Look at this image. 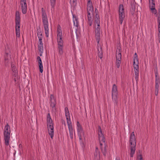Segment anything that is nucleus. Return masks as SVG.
I'll list each match as a JSON object with an SVG mask.
<instances>
[{"label":"nucleus","mask_w":160,"mask_h":160,"mask_svg":"<svg viewBox=\"0 0 160 160\" xmlns=\"http://www.w3.org/2000/svg\"><path fill=\"white\" fill-rule=\"evenodd\" d=\"M42 17L45 33L47 37L49 36L48 22L46 11L43 8H42Z\"/></svg>","instance_id":"obj_1"},{"label":"nucleus","mask_w":160,"mask_h":160,"mask_svg":"<svg viewBox=\"0 0 160 160\" xmlns=\"http://www.w3.org/2000/svg\"><path fill=\"white\" fill-rule=\"evenodd\" d=\"M20 17L19 11H16L15 13V30L16 36H20Z\"/></svg>","instance_id":"obj_2"},{"label":"nucleus","mask_w":160,"mask_h":160,"mask_svg":"<svg viewBox=\"0 0 160 160\" xmlns=\"http://www.w3.org/2000/svg\"><path fill=\"white\" fill-rule=\"evenodd\" d=\"M112 92V100L114 102V103H115L116 105H117L118 93L117 87L115 84L113 85Z\"/></svg>","instance_id":"obj_3"},{"label":"nucleus","mask_w":160,"mask_h":160,"mask_svg":"<svg viewBox=\"0 0 160 160\" xmlns=\"http://www.w3.org/2000/svg\"><path fill=\"white\" fill-rule=\"evenodd\" d=\"M37 34L39 39L38 45V50L39 52L42 53L43 51V43L42 41L43 36L41 31H38Z\"/></svg>","instance_id":"obj_4"},{"label":"nucleus","mask_w":160,"mask_h":160,"mask_svg":"<svg viewBox=\"0 0 160 160\" xmlns=\"http://www.w3.org/2000/svg\"><path fill=\"white\" fill-rule=\"evenodd\" d=\"M124 10L123 5L122 4L120 5L119 7V19L121 24H122L125 17Z\"/></svg>","instance_id":"obj_5"},{"label":"nucleus","mask_w":160,"mask_h":160,"mask_svg":"<svg viewBox=\"0 0 160 160\" xmlns=\"http://www.w3.org/2000/svg\"><path fill=\"white\" fill-rule=\"evenodd\" d=\"M87 11L88 12V17L90 16H93V9L92 6V2L89 0L87 3Z\"/></svg>","instance_id":"obj_6"},{"label":"nucleus","mask_w":160,"mask_h":160,"mask_svg":"<svg viewBox=\"0 0 160 160\" xmlns=\"http://www.w3.org/2000/svg\"><path fill=\"white\" fill-rule=\"evenodd\" d=\"M98 132L99 141L105 143V138L102 134L101 127L99 126H98Z\"/></svg>","instance_id":"obj_7"},{"label":"nucleus","mask_w":160,"mask_h":160,"mask_svg":"<svg viewBox=\"0 0 160 160\" xmlns=\"http://www.w3.org/2000/svg\"><path fill=\"white\" fill-rule=\"evenodd\" d=\"M50 106L52 108V110L53 111H56V109L55 108V105L56 104V101L55 99L52 94L50 95Z\"/></svg>","instance_id":"obj_8"},{"label":"nucleus","mask_w":160,"mask_h":160,"mask_svg":"<svg viewBox=\"0 0 160 160\" xmlns=\"http://www.w3.org/2000/svg\"><path fill=\"white\" fill-rule=\"evenodd\" d=\"M155 88L156 89L159 88L160 87V79L158 75V70H157L155 72Z\"/></svg>","instance_id":"obj_9"},{"label":"nucleus","mask_w":160,"mask_h":160,"mask_svg":"<svg viewBox=\"0 0 160 160\" xmlns=\"http://www.w3.org/2000/svg\"><path fill=\"white\" fill-rule=\"evenodd\" d=\"M95 38L97 42H99L100 40V27H96V25H95Z\"/></svg>","instance_id":"obj_10"},{"label":"nucleus","mask_w":160,"mask_h":160,"mask_svg":"<svg viewBox=\"0 0 160 160\" xmlns=\"http://www.w3.org/2000/svg\"><path fill=\"white\" fill-rule=\"evenodd\" d=\"M10 133L11 132H7L3 133L5 144L7 146L9 145V140L10 139Z\"/></svg>","instance_id":"obj_11"},{"label":"nucleus","mask_w":160,"mask_h":160,"mask_svg":"<svg viewBox=\"0 0 160 160\" xmlns=\"http://www.w3.org/2000/svg\"><path fill=\"white\" fill-rule=\"evenodd\" d=\"M11 53L8 52V51H5V53L4 55V64L6 66L8 64L9 58H10Z\"/></svg>","instance_id":"obj_12"},{"label":"nucleus","mask_w":160,"mask_h":160,"mask_svg":"<svg viewBox=\"0 0 160 160\" xmlns=\"http://www.w3.org/2000/svg\"><path fill=\"white\" fill-rule=\"evenodd\" d=\"M21 5V9L22 13L25 14L27 12V4L26 3V1L20 2Z\"/></svg>","instance_id":"obj_13"},{"label":"nucleus","mask_w":160,"mask_h":160,"mask_svg":"<svg viewBox=\"0 0 160 160\" xmlns=\"http://www.w3.org/2000/svg\"><path fill=\"white\" fill-rule=\"evenodd\" d=\"M48 133L51 138L53 139L54 135V127L53 125H49L48 126Z\"/></svg>","instance_id":"obj_14"},{"label":"nucleus","mask_w":160,"mask_h":160,"mask_svg":"<svg viewBox=\"0 0 160 160\" xmlns=\"http://www.w3.org/2000/svg\"><path fill=\"white\" fill-rule=\"evenodd\" d=\"M97 42V49L98 50V57L101 59L103 57V54L102 50V48L100 44H99V42Z\"/></svg>","instance_id":"obj_15"},{"label":"nucleus","mask_w":160,"mask_h":160,"mask_svg":"<svg viewBox=\"0 0 160 160\" xmlns=\"http://www.w3.org/2000/svg\"><path fill=\"white\" fill-rule=\"evenodd\" d=\"M37 59L38 61L40 72L42 73L43 71V67L41 59L39 56H38Z\"/></svg>","instance_id":"obj_16"},{"label":"nucleus","mask_w":160,"mask_h":160,"mask_svg":"<svg viewBox=\"0 0 160 160\" xmlns=\"http://www.w3.org/2000/svg\"><path fill=\"white\" fill-rule=\"evenodd\" d=\"M47 126H48L49 125H53L52 121L49 113H48L47 116Z\"/></svg>","instance_id":"obj_17"},{"label":"nucleus","mask_w":160,"mask_h":160,"mask_svg":"<svg viewBox=\"0 0 160 160\" xmlns=\"http://www.w3.org/2000/svg\"><path fill=\"white\" fill-rule=\"evenodd\" d=\"M131 146L130 147V151L131 152L130 153V156L131 157H132L133 156V154H134L135 152V151L136 150L135 147L136 145H131Z\"/></svg>","instance_id":"obj_18"},{"label":"nucleus","mask_w":160,"mask_h":160,"mask_svg":"<svg viewBox=\"0 0 160 160\" xmlns=\"http://www.w3.org/2000/svg\"><path fill=\"white\" fill-rule=\"evenodd\" d=\"M67 122L69 132L73 131L70 119H68L67 118Z\"/></svg>","instance_id":"obj_19"},{"label":"nucleus","mask_w":160,"mask_h":160,"mask_svg":"<svg viewBox=\"0 0 160 160\" xmlns=\"http://www.w3.org/2000/svg\"><path fill=\"white\" fill-rule=\"evenodd\" d=\"M102 142L99 141L100 145L101 146V149L102 151V152L103 153V155L105 156H106V146L105 145L104 147L103 148L102 146Z\"/></svg>","instance_id":"obj_20"},{"label":"nucleus","mask_w":160,"mask_h":160,"mask_svg":"<svg viewBox=\"0 0 160 160\" xmlns=\"http://www.w3.org/2000/svg\"><path fill=\"white\" fill-rule=\"evenodd\" d=\"M129 142L131 145H136V141L135 137H130Z\"/></svg>","instance_id":"obj_21"},{"label":"nucleus","mask_w":160,"mask_h":160,"mask_svg":"<svg viewBox=\"0 0 160 160\" xmlns=\"http://www.w3.org/2000/svg\"><path fill=\"white\" fill-rule=\"evenodd\" d=\"M65 111L66 119H67V118H68V119H70V113L68 108L67 107L65 108Z\"/></svg>","instance_id":"obj_22"},{"label":"nucleus","mask_w":160,"mask_h":160,"mask_svg":"<svg viewBox=\"0 0 160 160\" xmlns=\"http://www.w3.org/2000/svg\"><path fill=\"white\" fill-rule=\"evenodd\" d=\"M7 132H11L10 127L8 123L5 126L4 131V133Z\"/></svg>","instance_id":"obj_23"},{"label":"nucleus","mask_w":160,"mask_h":160,"mask_svg":"<svg viewBox=\"0 0 160 160\" xmlns=\"http://www.w3.org/2000/svg\"><path fill=\"white\" fill-rule=\"evenodd\" d=\"M119 52L116 54V60H121V52L120 51V50L119 49L118 50Z\"/></svg>","instance_id":"obj_24"},{"label":"nucleus","mask_w":160,"mask_h":160,"mask_svg":"<svg viewBox=\"0 0 160 160\" xmlns=\"http://www.w3.org/2000/svg\"><path fill=\"white\" fill-rule=\"evenodd\" d=\"M92 16H88V24L89 26H91L92 25V22L93 21V18L92 17Z\"/></svg>","instance_id":"obj_25"},{"label":"nucleus","mask_w":160,"mask_h":160,"mask_svg":"<svg viewBox=\"0 0 160 160\" xmlns=\"http://www.w3.org/2000/svg\"><path fill=\"white\" fill-rule=\"evenodd\" d=\"M62 36L60 37H57V41L58 42V46L63 45V41L62 39Z\"/></svg>","instance_id":"obj_26"},{"label":"nucleus","mask_w":160,"mask_h":160,"mask_svg":"<svg viewBox=\"0 0 160 160\" xmlns=\"http://www.w3.org/2000/svg\"><path fill=\"white\" fill-rule=\"evenodd\" d=\"M78 128H77V130L78 132L80 133H83V130L82 127L80 125V124L79 123V122H78Z\"/></svg>","instance_id":"obj_27"},{"label":"nucleus","mask_w":160,"mask_h":160,"mask_svg":"<svg viewBox=\"0 0 160 160\" xmlns=\"http://www.w3.org/2000/svg\"><path fill=\"white\" fill-rule=\"evenodd\" d=\"M58 49L59 54L62 55L63 53V45L58 46Z\"/></svg>","instance_id":"obj_28"},{"label":"nucleus","mask_w":160,"mask_h":160,"mask_svg":"<svg viewBox=\"0 0 160 160\" xmlns=\"http://www.w3.org/2000/svg\"><path fill=\"white\" fill-rule=\"evenodd\" d=\"M136 3L134 1H132L131 3V5L133 11H135L136 9Z\"/></svg>","instance_id":"obj_29"},{"label":"nucleus","mask_w":160,"mask_h":160,"mask_svg":"<svg viewBox=\"0 0 160 160\" xmlns=\"http://www.w3.org/2000/svg\"><path fill=\"white\" fill-rule=\"evenodd\" d=\"M134 71L135 75V78L137 81L138 78L139 71L137 70V71H136V70H134Z\"/></svg>","instance_id":"obj_30"},{"label":"nucleus","mask_w":160,"mask_h":160,"mask_svg":"<svg viewBox=\"0 0 160 160\" xmlns=\"http://www.w3.org/2000/svg\"><path fill=\"white\" fill-rule=\"evenodd\" d=\"M57 32V37H60L62 36L61 30V29H59L58 28Z\"/></svg>","instance_id":"obj_31"},{"label":"nucleus","mask_w":160,"mask_h":160,"mask_svg":"<svg viewBox=\"0 0 160 160\" xmlns=\"http://www.w3.org/2000/svg\"><path fill=\"white\" fill-rule=\"evenodd\" d=\"M94 156L95 157H98V158H99L100 157V152H99V151H95L94 153Z\"/></svg>","instance_id":"obj_32"},{"label":"nucleus","mask_w":160,"mask_h":160,"mask_svg":"<svg viewBox=\"0 0 160 160\" xmlns=\"http://www.w3.org/2000/svg\"><path fill=\"white\" fill-rule=\"evenodd\" d=\"M138 58H134L133 65H138Z\"/></svg>","instance_id":"obj_33"},{"label":"nucleus","mask_w":160,"mask_h":160,"mask_svg":"<svg viewBox=\"0 0 160 160\" xmlns=\"http://www.w3.org/2000/svg\"><path fill=\"white\" fill-rule=\"evenodd\" d=\"M73 23L74 26L78 27V19L76 18H75V20H73Z\"/></svg>","instance_id":"obj_34"},{"label":"nucleus","mask_w":160,"mask_h":160,"mask_svg":"<svg viewBox=\"0 0 160 160\" xmlns=\"http://www.w3.org/2000/svg\"><path fill=\"white\" fill-rule=\"evenodd\" d=\"M150 8L151 9V10L152 11V12L154 13V14H156L157 13V10L155 8V7H152Z\"/></svg>","instance_id":"obj_35"},{"label":"nucleus","mask_w":160,"mask_h":160,"mask_svg":"<svg viewBox=\"0 0 160 160\" xmlns=\"http://www.w3.org/2000/svg\"><path fill=\"white\" fill-rule=\"evenodd\" d=\"M121 63V60H116V64L118 68H119Z\"/></svg>","instance_id":"obj_36"},{"label":"nucleus","mask_w":160,"mask_h":160,"mask_svg":"<svg viewBox=\"0 0 160 160\" xmlns=\"http://www.w3.org/2000/svg\"><path fill=\"white\" fill-rule=\"evenodd\" d=\"M51 5L52 8H53L55 4V0H50Z\"/></svg>","instance_id":"obj_37"},{"label":"nucleus","mask_w":160,"mask_h":160,"mask_svg":"<svg viewBox=\"0 0 160 160\" xmlns=\"http://www.w3.org/2000/svg\"><path fill=\"white\" fill-rule=\"evenodd\" d=\"M70 3L71 5L75 6L76 4V0H70Z\"/></svg>","instance_id":"obj_38"},{"label":"nucleus","mask_w":160,"mask_h":160,"mask_svg":"<svg viewBox=\"0 0 160 160\" xmlns=\"http://www.w3.org/2000/svg\"><path fill=\"white\" fill-rule=\"evenodd\" d=\"M95 20V25H96V24H100V19H94Z\"/></svg>","instance_id":"obj_39"},{"label":"nucleus","mask_w":160,"mask_h":160,"mask_svg":"<svg viewBox=\"0 0 160 160\" xmlns=\"http://www.w3.org/2000/svg\"><path fill=\"white\" fill-rule=\"evenodd\" d=\"M137 160H143V158L142 154L138 155L137 157Z\"/></svg>","instance_id":"obj_40"},{"label":"nucleus","mask_w":160,"mask_h":160,"mask_svg":"<svg viewBox=\"0 0 160 160\" xmlns=\"http://www.w3.org/2000/svg\"><path fill=\"white\" fill-rule=\"evenodd\" d=\"M134 70H139L138 65H133Z\"/></svg>","instance_id":"obj_41"},{"label":"nucleus","mask_w":160,"mask_h":160,"mask_svg":"<svg viewBox=\"0 0 160 160\" xmlns=\"http://www.w3.org/2000/svg\"><path fill=\"white\" fill-rule=\"evenodd\" d=\"M155 2H151V3H150V8L155 7Z\"/></svg>","instance_id":"obj_42"},{"label":"nucleus","mask_w":160,"mask_h":160,"mask_svg":"<svg viewBox=\"0 0 160 160\" xmlns=\"http://www.w3.org/2000/svg\"><path fill=\"white\" fill-rule=\"evenodd\" d=\"M79 139L80 140V143L81 144L82 146V147H83V143L82 141H81V140H82V138L81 137V135L80 134L79 135Z\"/></svg>","instance_id":"obj_43"},{"label":"nucleus","mask_w":160,"mask_h":160,"mask_svg":"<svg viewBox=\"0 0 160 160\" xmlns=\"http://www.w3.org/2000/svg\"><path fill=\"white\" fill-rule=\"evenodd\" d=\"M17 74V71L13 72V73L12 74L13 77H16L17 76H18Z\"/></svg>","instance_id":"obj_44"},{"label":"nucleus","mask_w":160,"mask_h":160,"mask_svg":"<svg viewBox=\"0 0 160 160\" xmlns=\"http://www.w3.org/2000/svg\"><path fill=\"white\" fill-rule=\"evenodd\" d=\"M70 137L71 139H73V131L69 132Z\"/></svg>","instance_id":"obj_45"},{"label":"nucleus","mask_w":160,"mask_h":160,"mask_svg":"<svg viewBox=\"0 0 160 160\" xmlns=\"http://www.w3.org/2000/svg\"><path fill=\"white\" fill-rule=\"evenodd\" d=\"M95 17H98V16H99V15L98 14V11L96 8L95 11Z\"/></svg>","instance_id":"obj_46"},{"label":"nucleus","mask_w":160,"mask_h":160,"mask_svg":"<svg viewBox=\"0 0 160 160\" xmlns=\"http://www.w3.org/2000/svg\"><path fill=\"white\" fill-rule=\"evenodd\" d=\"M159 88H155V94L156 96H158V93Z\"/></svg>","instance_id":"obj_47"},{"label":"nucleus","mask_w":160,"mask_h":160,"mask_svg":"<svg viewBox=\"0 0 160 160\" xmlns=\"http://www.w3.org/2000/svg\"><path fill=\"white\" fill-rule=\"evenodd\" d=\"M61 122L62 124L65 127H66V125L65 121L64 120L62 119L61 120Z\"/></svg>","instance_id":"obj_48"},{"label":"nucleus","mask_w":160,"mask_h":160,"mask_svg":"<svg viewBox=\"0 0 160 160\" xmlns=\"http://www.w3.org/2000/svg\"><path fill=\"white\" fill-rule=\"evenodd\" d=\"M13 79L14 81L15 82V83H16L17 80L18 79V76H17L16 77H13Z\"/></svg>","instance_id":"obj_49"},{"label":"nucleus","mask_w":160,"mask_h":160,"mask_svg":"<svg viewBox=\"0 0 160 160\" xmlns=\"http://www.w3.org/2000/svg\"><path fill=\"white\" fill-rule=\"evenodd\" d=\"M12 70L13 72L17 71L15 67L12 68Z\"/></svg>","instance_id":"obj_50"},{"label":"nucleus","mask_w":160,"mask_h":160,"mask_svg":"<svg viewBox=\"0 0 160 160\" xmlns=\"http://www.w3.org/2000/svg\"><path fill=\"white\" fill-rule=\"evenodd\" d=\"M130 136L133 137H135V136L134 132H132L131 133V135Z\"/></svg>","instance_id":"obj_51"},{"label":"nucleus","mask_w":160,"mask_h":160,"mask_svg":"<svg viewBox=\"0 0 160 160\" xmlns=\"http://www.w3.org/2000/svg\"><path fill=\"white\" fill-rule=\"evenodd\" d=\"M158 40L159 42L160 43V32H159L158 34Z\"/></svg>","instance_id":"obj_52"},{"label":"nucleus","mask_w":160,"mask_h":160,"mask_svg":"<svg viewBox=\"0 0 160 160\" xmlns=\"http://www.w3.org/2000/svg\"><path fill=\"white\" fill-rule=\"evenodd\" d=\"M134 58H138V55H137L136 53H135L134 54Z\"/></svg>","instance_id":"obj_53"},{"label":"nucleus","mask_w":160,"mask_h":160,"mask_svg":"<svg viewBox=\"0 0 160 160\" xmlns=\"http://www.w3.org/2000/svg\"><path fill=\"white\" fill-rule=\"evenodd\" d=\"M100 19L99 16H98V17H95L94 19Z\"/></svg>","instance_id":"obj_54"},{"label":"nucleus","mask_w":160,"mask_h":160,"mask_svg":"<svg viewBox=\"0 0 160 160\" xmlns=\"http://www.w3.org/2000/svg\"><path fill=\"white\" fill-rule=\"evenodd\" d=\"M154 2V0H149V3H151V2Z\"/></svg>","instance_id":"obj_55"},{"label":"nucleus","mask_w":160,"mask_h":160,"mask_svg":"<svg viewBox=\"0 0 160 160\" xmlns=\"http://www.w3.org/2000/svg\"><path fill=\"white\" fill-rule=\"evenodd\" d=\"M100 24H96V27H100Z\"/></svg>","instance_id":"obj_56"},{"label":"nucleus","mask_w":160,"mask_h":160,"mask_svg":"<svg viewBox=\"0 0 160 160\" xmlns=\"http://www.w3.org/2000/svg\"><path fill=\"white\" fill-rule=\"evenodd\" d=\"M14 67H15V66H14V65L13 64H11V68H13Z\"/></svg>","instance_id":"obj_57"},{"label":"nucleus","mask_w":160,"mask_h":160,"mask_svg":"<svg viewBox=\"0 0 160 160\" xmlns=\"http://www.w3.org/2000/svg\"><path fill=\"white\" fill-rule=\"evenodd\" d=\"M158 13L159 14V15H160V8H159L158 10Z\"/></svg>","instance_id":"obj_58"},{"label":"nucleus","mask_w":160,"mask_h":160,"mask_svg":"<svg viewBox=\"0 0 160 160\" xmlns=\"http://www.w3.org/2000/svg\"><path fill=\"white\" fill-rule=\"evenodd\" d=\"M158 28H160V23H158Z\"/></svg>","instance_id":"obj_59"},{"label":"nucleus","mask_w":160,"mask_h":160,"mask_svg":"<svg viewBox=\"0 0 160 160\" xmlns=\"http://www.w3.org/2000/svg\"><path fill=\"white\" fill-rule=\"evenodd\" d=\"M95 151H98V147H96V149H95Z\"/></svg>","instance_id":"obj_60"},{"label":"nucleus","mask_w":160,"mask_h":160,"mask_svg":"<svg viewBox=\"0 0 160 160\" xmlns=\"http://www.w3.org/2000/svg\"><path fill=\"white\" fill-rule=\"evenodd\" d=\"M116 160H120V159H119V158H116Z\"/></svg>","instance_id":"obj_61"},{"label":"nucleus","mask_w":160,"mask_h":160,"mask_svg":"<svg viewBox=\"0 0 160 160\" xmlns=\"http://www.w3.org/2000/svg\"><path fill=\"white\" fill-rule=\"evenodd\" d=\"M158 30L159 32H160V28H158Z\"/></svg>","instance_id":"obj_62"},{"label":"nucleus","mask_w":160,"mask_h":160,"mask_svg":"<svg viewBox=\"0 0 160 160\" xmlns=\"http://www.w3.org/2000/svg\"><path fill=\"white\" fill-rule=\"evenodd\" d=\"M21 1H26V0H21Z\"/></svg>","instance_id":"obj_63"},{"label":"nucleus","mask_w":160,"mask_h":160,"mask_svg":"<svg viewBox=\"0 0 160 160\" xmlns=\"http://www.w3.org/2000/svg\"><path fill=\"white\" fill-rule=\"evenodd\" d=\"M76 31H77V30L76 31L75 33H76V35L77 36V33H76Z\"/></svg>","instance_id":"obj_64"}]
</instances>
